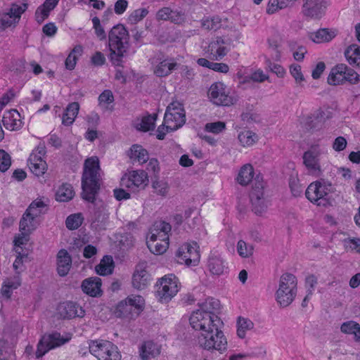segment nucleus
<instances>
[{
	"label": "nucleus",
	"instance_id": "a19ab883",
	"mask_svg": "<svg viewBox=\"0 0 360 360\" xmlns=\"http://www.w3.org/2000/svg\"><path fill=\"white\" fill-rule=\"evenodd\" d=\"M293 4L294 0H269L266 12L273 14L278 10L292 6Z\"/></svg>",
	"mask_w": 360,
	"mask_h": 360
},
{
	"label": "nucleus",
	"instance_id": "9b49d317",
	"mask_svg": "<svg viewBox=\"0 0 360 360\" xmlns=\"http://www.w3.org/2000/svg\"><path fill=\"white\" fill-rule=\"evenodd\" d=\"M129 48V33L122 25L114 26V55L117 56L114 59V65L120 66V58L124 56Z\"/></svg>",
	"mask_w": 360,
	"mask_h": 360
},
{
	"label": "nucleus",
	"instance_id": "6e6552de",
	"mask_svg": "<svg viewBox=\"0 0 360 360\" xmlns=\"http://www.w3.org/2000/svg\"><path fill=\"white\" fill-rule=\"evenodd\" d=\"M189 321L193 329L200 330L201 332L210 330L214 327H221L223 326V322L217 315L210 316L208 314H204L198 310L193 312Z\"/></svg>",
	"mask_w": 360,
	"mask_h": 360
},
{
	"label": "nucleus",
	"instance_id": "a18cd8bd",
	"mask_svg": "<svg viewBox=\"0 0 360 360\" xmlns=\"http://www.w3.org/2000/svg\"><path fill=\"white\" fill-rule=\"evenodd\" d=\"M46 207L47 204L46 202L41 199L37 198L30 203L25 211L30 212L32 216L39 217L44 213L43 210Z\"/></svg>",
	"mask_w": 360,
	"mask_h": 360
},
{
	"label": "nucleus",
	"instance_id": "bb28decb",
	"mask_svg": "<svg viewBox=\"0 0 360 360\" xmlns=\"http://www.w3.org/2000/svg\"><path fill=\"white\" fill-rule=\"evenodd\" d=\"M72 266V258L67 250L62 249L57 255V271L60 276H65Z\"/></svg>",
	"mask_w": 360,
	"mask_h": 360
},
{
	"label": "nucleus",
	"instance_id": "79ce46f5",
	"mask_svg": "<svg viewBox=\"0 0 360 360\" xmlns=\"http://www.w3.org/2000/svg\"><path fill=\"white\" fill-rule=\"evenodd\" d=\"M340 330L346 334H353L356 341H360V325L352 321L345 322L342 324Z\"/></svg>",
	"mask_w": 360,
	"mask_h": 360
},
{
	"label": "nucleus",
	"instance_id": "4468645a",
	"mask_svg": "<svg viewBox=\"0 0 360 360\" xmlns=\"http://www.w3.org/2000/svg\"><path fill=\"white\" fill-rule=\"evenodd\" d=\"M148 176L143 169L131 170L124 174L120 180V185L130 189H143L148 184Z\"/></svg>",
	"mask_w": 360,
	"mask_h": 360
},
{
	"label": "nucleus",
	"instance_id": "f8f14e48",
	"mask_svg": "<svg viewBox=\"0 0 360 360\" xmlns=\"http://www.w3.org/2000/svg\"><path fill=\"white\" fill-rule=\"evenodd\" d=\"M179 291L177 277L172 274L165 275L160 281L157 295L162 302H169Z\"/></svg>",
	"mask_w": 360,
	"mask_h": 360
},
{
	"label": "nucleus",
	"instance_id": "39448f33",
	"mask_svg": "<svg viewBox=\"0 0 360 360\" xmlns=\"http://www.w3.org/2000/svg\"><path fill=\"white\" fill-rule=\"evenodd\" d=\"M332 191V184L321 179L309 184L306 190L305 195L311 202L326 206L328 203V194Z\"/></svg>",
	"mask_w": 360,
	"mask_h": 360
},
{
	"label": "nucleus",
	"instance_id": "58836bf2",
	"mask_svg": "<svg viewBox=\"0 0 360 360\" xmlns=\"http://www.w3.org/2000/svg\"><path fill=\"white\" fill-rule=\"evenodd\" d=\"M335 36V32L328 29H320L314 33H311L310 38L316 43H323L330 41Z\"/></svg>",
	"mask_w": 360,
	"mask_h": 360
},
{
	"label": "nucleus",
	"instance_id": "052dcab7",
	"mask_svg": "<svg viewBox=\"0 0 360 360\" xmlns=\"http://www.w3.org/2000/svg\"><path fill=\"white\" fill-rule=\"evenodd\" d=\"M11 165V158L10 155L4 150H0V171L4 172L7 171Z\"/></svg>",
	"mask_w": 360,
	"mask_h": 360
},
{
	"label": "nucleus",
	"instance_id": "680f3d73",
	"mask_svg": "<svg viewBox=\"0 0 360 360\" xmlns=\"http://www.w3.org/2000/svg\"><path fill=\"white\" fill-rule=\"evenodd\" d=\"M18 22H15L14 18H13L8 12L4 13L0 18V28L4 30L12 25H15Z\"/></svg>",
	"mask_w": 360,
	"mask_h": 360
},
{
	"label": "nucleus",
	"instance_id": "e433bc0d",
	"mask_svg": "<svg viewBox=\"0 0 360 360\" xmlns=\"http://www.w3.org/2000/svg\"><path fill=\"white\" fill-rule=\"evenodd\" d=\"M220 303L218 300L214 298H208L205 302L199 304V309H197L199 311H202L204 314H208L209 315H217L216 311L219 309Z\"/></svg>",
	"mask_w": 360,
	"mask_h": 360
},
{
	"label": "nucleus",
	"instance_id": "9d476101",
	"mask_svg": "<svg viewBox=\"0 0 360 360\" xmlns=\"http://www.w3.org/2000/svg\"><path fill=\"white\" fill-rule=\"evenodd\" d=\"M149 62L153 67V73L159 77H167L172 72L176 70L179 64L173 58H165L161 53H155L153 57L149 59Z\"/></svg>",
	"mask_w": 360,
	"mask_h": 360
},
{
	"label": "nucleus",
	"instance_id": "72a5a7b5",
	"mask_svg": "<svg viewBox=\"0 0 360 360\" xmlns=\"http://www.w3.org/2000/svg\"><path fill=\"white\" fill-rule=\"evenodd\" d=\"M253 176V167L250 164H246L239 170L236 180L239 184L246 186L252 180Z\"/></svg>",
	"mask_w": 360,
	"mask_h": 360
},
{
	"label": "nucleus",
	"instance_id": "c9c22d12",
	"mask_svg": "<svg viewBox=\"0 0 360 360\" xmlns=\"http://www.w3.org/2000/svg\"><path fill=\"white\" fill-rule=\"evenodd\" d=\"M345 56L348 63L352 65H360V46L352 44L345 51Z\"/></svg>",
	"mask_w": 360,
	"mask_h": 360
},
{
	"label": "nucleus",
	"instance_id": "423d86ee",
	"mask_svg": "<svg viewBox=\"0 0 360 360\" xmlns=\"http://www.w3.org/2000/svg\"><path fill=\"white\" fill-rule=\"evenodd\" d=\"M264 188L263 178L257 175L254 180V184L250 195L252 210L257 215H262L264 213L269 206V200L264 196Z\"/></svg>",
	"mask_w": 360,
	"mask_h": 360
},
{
	"label": "nucleus",
	"instance_id": "b1692460",
	"mask_svg": "<svg viewBox=\"0 0 360 360\" xmlns=\"http://www.w3.org/2000/svg\"><path fill=\"white\" fill-rule=\"evenodd\" d=\"M58 312L63 319H72L76 316L83 317L84 310L73 302H66L62 303L58 307Z\"/></svg>",
	"mask_w": 360,
	"mask_h": 360
},
{
	"label": "nucleus",
	"instance_id": "8fccbe9b",
	"mask_svg": "<svg viewBox=\"0 0 360 360\" xmlns=\"http://www.w3.org/2000/svg\"><path fill=\"white\" fill-rule=\"evenodd\" d=\"M253 323L247 319L239 318L238 321L237 335L240 338H244L247 330L253 328Z\"/></svg>",
	"mask_w": 360,
	"mask_h": 360
},
{
	"label": "nucleus",
	"instance_id": "69168bd1",
	"mask_svg": "<svg viewBox=\"0 0 360 360\" xmlns=\"http://www.w3.org/2000/svg\"><path fill=\"white\" fill-rule=\"evenodd\" d=\"M186 20L184 13L172 10L169 20L172 22L177 25L182 24Z\"/></svg>",
	"mask_w": 360,
	"mask_h": 360
},
{
	"label": "nucleus",
	"instance_id": "0e129e2a",
	"mask_svg": "<svg viewBox=\"0 0 360 360\" xmlns=\"http://www.w3.org/2000/svg\"><path fill=\"white\" fill-rule=\"evenodd\" d=\"M266 65L268 68L278 77H283L285 73L284 68L279 64L271 62L269 60H266Z\"/></svg>",
	"mask_w": 360,
	"mask_h": 360
},
{
	"label": "nucleus",
	"instance_id": "f03ea898",
	"mask_svg": "<svg viewBox=\"0 0 360 360\" xmlns=\"http://www.w3.org/2000/svg\"><path fill=\"white\" fill-rule=\"evenodd\" d=\"M145 308V300L141 295H131L120 301L114 310V315L122 319H135Z\"/></svg>",
	"mask_w": 360,
	"mask_h": 360
},
{
	"label": "nucleus",
	"instance_id": "a211bd4d",
	"mask_svg": "<svg viewBox=\"0 0 360 360\" xmlns=\"http://www.w3.org/2000/svg\"><path fill=\"white\" fill-rule=\"evenodd\" d=\"M176 257L179 264L195 266L199 262L200 255L195 247L190 244H184L178 249Z\"/></svg>",
	"mask_w": 360,
	"mask_h": 360
},
{
	"label": "nucleus",
	"instance_id": "473e14b6",
	"mask_svg": "<svg viewBox=\"0 0 360 360\" xmlns=\"http://www.w3.org/2000/svg\"><path fill=\"white\" fill-rule=\"evenodd\" d=\"M79 110V105L77 102L70 103L67 106L65 111L63 115L62 123L66 126L71 125L75 121V119L78 114Z\"/></svg>",
	"mask_w": 360,
	"mask_h": 360
},
{
	"label": "nucleus",
	"instance_id": "603ef678",
	"mask_svg": "<svg viewBox=\"0 0 360 360\" xmlns=\"http://www.w3.org/2000/svg\"><path fill=\"white\" fill-rule=\"evenodd\" d=\"M28 4L23 3L22 5L12 4L9 11H8L10 15L14 18L15 22H19L21 15L27 9Z\"/></svg>",
	"mask_w": 360,
	"mask_h": 360
},
{
	"label": "nucleus",
	"instance_id": "e2e57ef3",
	"mask_svg": "<svg viewBox=\"0 0 360 360\" xmlns=\"http://www.w3.org/2000/svg\"><path fill=\"white\" fill-rule=\"evenodd\" d=\"M155 192L162 196H165L168 192V184L163 181H155L152 184Z\"/></svg>",
	"mask_w": 360,
	"mask_h": 360
},
{
	"label": "nucleus",
	"instance_id": "393cba45",
	"mask_svg": "<svg viewBox=\"0 0 360 360\" xmlns=\"http://www.w3.org/2000/svg\"><path fill=\"white\" fill-rule=\"evenodd\" d=\"M127 155L132 163L138 162L139 165H143L149 160L148 150L139 144L132 145L127 151Z\"/></svg>",
	"mask_w": 360,
	"mask_h": 360
},
{
	"label": "nucleus",
	"instance_id": "de8ad7c7",
	"mask_svg": "<svg viewBox=\"0 0 360 360\" xmlns=\"http://www.w3.org/2000/svg\"><path fill=\"white\" fill-rule=\"evenodd\" d=\"M157 119V115L153 114L143 117L137 128L143 131L153 130L155 127V122Z\"/></svg>",
	"mask_w": 360,
	"mask_h": 360
},
{
	"label": "nucleus",
	"instance_id": "7c9ffc66",
	"mask_svg": "<svg viewBox=\"0 0 360 360\" xmlns=\"http://www.w3.org/2000/svg\"><path fill=\"white\" fill-rule=\"evenodd\" d=\"M37 217L26 211L22 214L20 221L19 229L23 237L28 236L37 228L35 221Z\"/></svg>",
	"mask_w": 360,
	"mask_h": 360
},
{
	"label": "nucleus",
	"instance_id": "cd10ccee",
	"mask_svg": "<svg viewBox=\"0 0 360 360\" xmlns=\"http://www.w3.org/2000/svg\"><path fill=\"white\" fill-rule=\"evenodd\" d=\"M209 271L213 274L220 276L227 271L228 267L224 259L217 255L212 254L207 261Z\"/></svg>",
	"mask_w": 360,
	"mask_h": 360
},
{
	"label": "nucleus",
	"instance_id": "6ab92c4d",
	"mask_svg": "<svg viewBox=\"0 0 360 360\" xmlns=\"http://www.w3.org/2000/svg\"><path fill=\"white\" fill-rule=\"evenodd\" d=\"M326 4V0H304L302 13L307 18L320 19L324 15Z\"/></svg>",
	"mask_w": 360,
	"mask_h": 360
},
{
	"label": "nucleus",
	"instance_id": "4be33fe9",
	"mask_svg": "<svg viewBox=\"0 0 360 360\" xmlns=\"http://www.w3.org/2000/svg\"><path fill=\"white\" fill-rule=\"evenodd\" d=\"M101 279L98 277H89L85 278L81 284V288L84 293L93 297H100L102 294Z\"/></svg>",
	"mask_w": 360,
	"mask_h": 360
},
{
	"label": "nucleus",
	"instance_id": "6e6d98bb",
	"mask_svg": "<svg viewBox=\"0 0 360 360\" xmlns=\"http://www.w3.org/2000/svg\"><path fill=\"white\" fill-rule=\"evenodd\" d=\"M148 13L147 8H139L134 11L128 17V22L131 24H136L142 20Z\"/></svg>",
	"mask_w": 360,
	"mask_h": 360
},
{
	"label": "nucleus",
	"instance_id": "4d7b16f0",
	"mask_svg": "<svg viewBox=\"0 0 360 360\" xmlns=\"http://www.w3.org/2000/svg\"><path fill=\"white\" fill-rule=\"evenodd\" d=\"M290 72L295 79L296 83L302 86V82H304L305 79L302 72L301 66L298 64H292L290 66Z\"/></svg>",
	"mask_w": 360,
	"mask_h": 360
},
{
	"label": "nucleus",
	"instance_id": "bf43d9fd",
	"mask_svg": "<svg viewBox=\"0 0 360 360\" xmlns=\"http://www.w3.org/2000/svg\"><path fill=\"white\" fill-rule=\"evenodd\" d=\"M225 123L221 121L207 123L205 126V130L206 131L212 132L213 134H219L225 129Z\"/></svg>",
	"mask_w": 360,
	"mask_h": 360
},
{
	"label": "nucleus",
	"instance_id": "09e8293b",
	"mask_svg": "<svg viewBox=\"0 0 360 360\" xmlns=\"http://www.w3.org/2000/svg\"><path fill=\"white\" fill-rule=\"evenodd\" d=\"M98 106L103 110H108L109 105L112 102V93L110 90H105L103 91L100 96H98Z\"/></svg>",
	"mask_w": 360,
	"mask_h": 360
},
{
	"label": "nucleus",
	"instance_id": "c85d7f7f",
	"mask_svg": "<svg viewBox=\"0 0 360 360\" xmlns=\"http://www.w3.org/2000/svg\"><path fill=\"white\" fill-rule=\"evenodd\" d=\"M59 0H45L39 6L34 13L36 21L41 24L49 16L50 12L53 11L58 5Z\"/></svg>",
	"mask_w": 360,
	"mask_h": 360
},
{
	"label": "nucleus",
	"instance_id": "4c0bfd02",
	"mask_svg": "<svg viewBox=\"0 0 360 360\" xmlns=\"http://www.w3.org/2000/svg\"><path fill=\"white\" fill-rule=\"evenodd\" d=\"M95 270L100 276H106L112 273V257L105 255L101 260L100 263L96 266Z\"/></svg>",
	"mask_w": 360,
	"mask_h": 360
},
{
	"label": "nucleus",
	"instance_id": "774afa93",
	"mask_svg": "<svg viewBox=\"0 0 360 360\" xmlns=\"http://www.w3.org/2000/svg\"><path fill=\"white\" fill-rule=\"evenodd\" d=\"M347 144V142L345 137L338 136L335 139L333 143V148L337 152H340L346 148Z\"/></svg>",
	"mask_w": 360,
	"mask_h": 360
},
{
	"label": "nucleus",
	"instance_id": "49530a36",
	"mask_svg": "<svg viewBox=\"0 0 360 360\" xmlns=\"http://www.w3.org/2000/svg\"><path fill=\"white\" fill-rule=\"evenodd\" d=\"M238 138L243 146H250L255 143L257 136L252 131L245 130L240 132Z\"/></svg>",
	"mask_w": 360,
	"mask_h": 360
},
{
	"label": "nucleus",
	"instance_id": "7ed1b4c3",
	"mask_svg": "<svg viewBox=\"0 0 360 360\" xmlns=\"http://www.w3.org/2000/svg\"><path fill=\"white\" fill-rule=\"evenodd\" d=\"M220 328L214 327L210 330L201 332L198 338L199 345L204 349L211 352L218 351L222 353L226 351L227 340Z\"/></svg>",
	"mask_w": 360,
	"mask_h": 360
},
{
	"label": "nucleus",
	"instance_id": "5701e85b",
	"mask_svg": "<svg viewBox=\"0 0 360 360\" xmlns=\"http://www.w3.org/2000/svg\"><path fill=\"white\" fill-rule=\"evenodd\" d=\"M319 153L315 150H307L303 154V163L309 172L315 176L321 174V166L319 160Z\"/></svg>",
	"mask_w": 360,
	"mask_h": 360
},
{
	"label": "nucleus",
	"instance_id": "2eb2a0df",
	"mask_svg": "<svg viewBox=\"0 0 360 360\" xmlns=\"http://www.w3.org/2000/svg\"><path fill=\"white\" fill-rule=\"evenodd\" d=\"M46 154V147L44 145L39 146L30 155L28 166L30 171L36 176H42L46 169L47 164L44 160Z\"/></svg>",
	"mask_w": 360,
	"mask_h": 360
},
{
	"label": "nucleus",
	"instance_id": "37998d69",
	"mask_svg": "<svg viewBox=\"0 0 360 360\" xmlns=\"http://www.w3.org/2000/svg\"><path fill=\"white\" fill-rule=\"evenodd\" d=\"M82 46L80 45L73 48L65 61V68L68 70H72L75 68L78 57L82 55Z\"/></svg>",
	"mask_w": 360,
	"mask_h": 360
},
{
	"label": "nucleus",
	"instance_id": "f704fd0d",
	"mask_svg": "<svg viewBox=\"0 0 360 360\" xmlns=\"http://www.w3.org/2000/svg\"><path fill=\"white\" fill-rule=\"evenodd\" d=\"M75 195L73 188L70 184H63L56 193V199L60 202H68Z\"/></svg>",
	"mask_w": 360,
	"mask_h": 360
},
{
	"label": "nucleus",
	"instance_id": "0eeeda50",
	"mask_svg": "<svg viewBox=\"0 0 360 360\" xmlns=\"http://www.w3.org/2000/svg\"><path fill=\"white\" fill-rule=\"evenodd\" d=\"M166 129L175 131L181 127L186 122V115L182 105L178 102H173L167 106L164 117Z\"/></svg>",
	"mask_w": 360,
	"mask_h": 360
},
{
	"label": "nucleus",
	"instance_id": "dca6fc26",
	"mask_svg": "<svg viewBox=\"0 0 360 360\" xmlns=\"http://www.w3.org/2000/svg\"><path fill=\"white\" fill-rule=\"evenodd\" d=\"M133 246V237L130 233L117 234L114 240V257L117 262L124 260L127 252Z\"/></svg>",
	"mask_w": 360,
	"mask_h": 360
},
{
	"label": "nucleus",
	"instance_id": "864d4df0",
	"mask_svg": "<svg viewBox=\"0 0 360 360\" xmlns=\"http://www.w3.org/2000/svg\"><path fill=\"white\" fill-rule=\"evenodd\" d=\"M221 26V19L217 16L206 18L202 20V27L207 30H217Z\"/></svg>",
	"mask_w": 360,
	"mask_h": 360
},
{
	"label": "nucleus",
	"instance_id": "412c9836",
	"mask_svg": "<svg viewBox=\"0 0 360 360\" xmlns=\"http://www.w3.org/2000/svg\"><path fill=\"white\" fill-rule=\"evenodd\" d=\"M148 266L146 262H139L132 276V285L137 290L146 288L150 282V276L146 270Z\"/></svg>",
	"mask_w": 360,
	"mask_h": 360
},
{
	"label": "nucleus",
	"instance_id": "2f4dec72",
	"mask_svg": "<svg viewBox=\"0 0 360 360\" xmlns=\"http://www.w3.org/2000/svg\"><path fill=\"white\" fill-rule=\"evenodd\" d=\"M346 65L338 64L330 70L328 77V83L330 85H339L345 82Z\"/></svg>",
	"mask_w": 360,
	"mask_h": 360
},
{
	"label": "nucleus",
	"instance_id": "ddd939ff",
	"mask_svg": "<svg viewBox=\"0 0 360 360\" xmlns=\"http://www.w3.org/2000/svg\"><path fill=\"white\" fill-rule=\"evenodd\" d=\"M69 339L64 338L59 333H53L49 334H44L39 340L37 351L35 352L37 359L41 358L46 353L51 349L60 347L67 342Z\"/></svg>",
	"mask_w": 360,
	"mask_h": 360
},
{
	"label": "nucleus",
	"instance_id": "338daca9",
	"mask_svg": "<svg viewBox=\"0 0 360 360\" xmlns=\"http://www.w3.org/2000/svg\"><path fill=\"white\" fill-rule=\"evenodd\" d=\"M4 283L8 287L11 288L13 290L17 289L21 284L19 272H18V274L15 275L13 278H7Z\"/></svg>",
	"mask_w": 360,
	"mask_h": 360
},
{
	"label": "nucleus",
	"instance_id": "f3484780",
	"mask_svg": "<svg viewBox=\"0 0 360 360\" xmlns=\"http://www.w3.org/2000/svg\"><path fill=\"white\" fill-rule=\"evenodd\" d=\"M229 45L230 39L224 37H216L210 42L207 51L212 56V60H220L229 51Z\"/></svg>",
	"mask_w": 360,
	"mask_h": 360
},
{
	"label": "nucleus",
	"instance_id": "13d9d810",
	"mask_svg": "<svg viewBox=\"0 0 360 360\" xmlns=\"http://www.w3.org/2000/svg\"><path fill=\"white\" fill-rule=\"evenodd\" d=\"M345 249L360 254V238H347L343 240Z\"/></svg>",
	"mask_w": 360,
	"mask_h": 360
},
{
	"label": "nucleus",
	"instance_id": "c756f323",
	"mask_svg": "<svg viewBox=\"0 0 360 360\" xmlns=\"http://www.w3.org/2000/svg\"><path fill=\"white\" fill-rule=\"evenodd\" d=\"M160 346L153 341H146L139 347V356L149 360L158 356L160 354Z\"/></svg>",
	"mask_w": 360,
	"mask_h": 360
},
{
	"label": "nucleus",
	"instance_id": "f257e3e1",
	"mask_svg": "<svg viewBox=\"0 0 360 360\" xmlns=\"http://www.w3.org/2000/svg\"><path fill=\"white\" fill-rule=\"evenodd\" d=\"M100 167L96 157L86 160L82 177V196L88 202H94L100 189Z\"/></svg>",
	"mask_w": 360,
	"mask_h": 360
},
{
	"label": "nucleus",
	"instance_id": "ea45409f",
	"mask_svg": "<svg viewBox=\"0 0 360 360\" xmlns=\"http://www.w3.org/2000/svg\"><path fill=\"white\" fill-rule=\"evenodd\" d=\"M147 246L153 254L161 255L168 248L169 242L160 241L149 237V240H147Z\"/></svg>",
	"mask_w": 360,
	"mask_h": 360
},
{
	"label": "nucleus",
	"instance_id": "c03bdc74",
	"mask_svg": "<svg viewBox=\"0 0 360 360\" xmlns=\"http://www.w3.org/2000/svg\"><path fill=\"white\" fill-rule=\"evenodd\" d=\"M172 229L171 225L164 221H155L150 229L149 237L155 238L157 235L164 232H170Z\"/></svg>",
	"mask_w": 360,
	"mask_h": 360
},
{
	"label": "nucleus",
	"instance_id": "20e7f679",
	"mask_svg": "<svg viewBox=\"0 0 360 360\" xmlns=\"http://www.w3.org/2000/svg\"><path fill=\"white\" fill-rule=\"evenodd\" d=\"M297 281L295 276L290 273L283 274L279 280L276 300L282 307L290 305L297 295Z\"/></svg>",
	"mask_w": 360,
	"mask_h": 360
},
{
	"label": "nucleus",
	"instance_id": "a878e982",
	"mask_svg": "<svg viewBox=\"0 0 360 360\" xmlns=\"http://www.w3.org/2000/svg\"><path fill=\"white\" fill-rule=\"evenodd\" d=\"M3 124L6 129L15 131L21 128L20 115L15 109L6 111L2 119Z\"/></svg>",
	"mask_w": 360,
	"mask_h": 360
},
{
	"label": "nucleus",
	"instance_id": "1a4fd4ad",
	"mask_svg": "<svg viewBox=\"0 0 360 360\" xmlns=\"http://www.w3.org/2000/svg\"><path fill=\"white\" fill-rule=\"evenodd\" d=\"M207 95L211 102L217 105L229 106L237 101L236 98L230 94L226 86L220 82L210 86Z\"/></svg>",
	"mask_w": 360,
	"mask_h": 360
},
{
	"label": "nucleus",
	"instance_id": "3c124183",
	"mask_svg": "<svg viewBox=\"0 0 360 360\" xmlns=\"http://www.w3.org/2000/svg\"><path fill=\"white\" fill-rule=\"evenodd\" d=\"M82 221L83 217L81 214H74L67 217L65 225L69 230H75L82 225Z\"/></svg>",
	"mask_w": 360,
	"mask_h": 360
},
{
	"label": "nucleus",
	"instance_id": "aec40b11",
	"mask_svg": "<svg viewBox=\"0 0 360 360\" xmlns=\"http://www.w3.org/2000/svg\"><path fill=\"white\" fill-rule=\"evenodd\" d=\"M89 352L98 360H112V344L107 340H91L89 344Z\"/></svg>",
	"mask_w": 360,
	"mask_h": 360
},
{
	"label": "nucleus",
	"instance_id": "5fc2aeb1",
	"mask_svg": "<svg viewBox=\"0 0 360 360\" xmlns=\"http://www.w3.org/2000/svg\"><path fill=\"white\" fill-rule=\"evenodd\" d=\"M253 247L252 245L246 243L244 240H240L237 244V251L239 255L246 258L253 254Z\"/></svg>",
	"mask_w": 360,
	"mask_h": 360
}]
</instances>
